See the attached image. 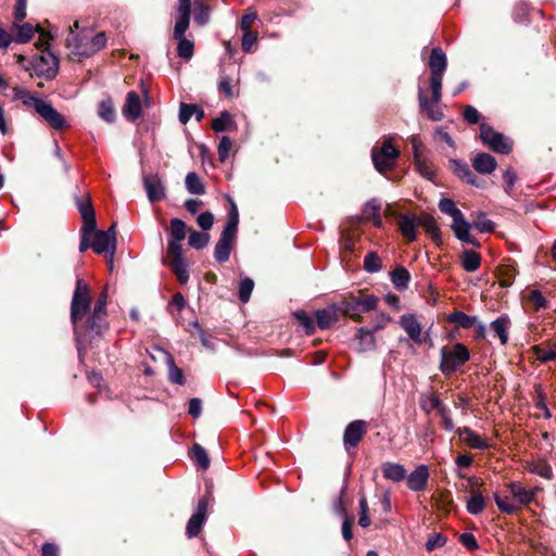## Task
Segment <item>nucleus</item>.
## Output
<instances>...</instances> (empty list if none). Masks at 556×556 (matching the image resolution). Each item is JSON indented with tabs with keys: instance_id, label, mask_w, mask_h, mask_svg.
Segmentation results:
<instances>
[{
	"instance_id": "20",
	"label": "nucleus",
	"mask_w": 556,
	"mask_h": 556,
	"mask_svg": "<svg viewBox=\"0 0 556 556\" xmlns=\"http://www.w3.org/2000/svg\"><path fill=\"white\" fill-rule=\"evenodd\" d=\"M472 167L480 174H492L497 166L496 160L488 153H478L471 159Z\"/></svg>"
},
{
	"instance_id": "1",
	"label": "nucleus",
	"mask_w": 556,
	"mask_h": 556,
	"mask_svg": "<svg viewBox=\"0 0 556 556\" xmlns=\"http://www.w3.org/2000/svg\"><path fill=\"white\" fill-rule=\"evenodd\" d=\"M106 303L108 294L102 292L93 311L88 314L91 304L90 290L84 280L78 279L76 281L71 303V320L78 340L87 333L101 334L108 329Z\"/></svg>"
},
{
	"instance_id": "53",
	"label": "nucleus",
	"mask_w": 556,
	"mask_h": 556,
	"mask_svg": "<svg viewBox=\"0 0 556 556\" xmlns=\"http://www.w3.org/2000/svg\"><path fill=\"white\" fill-rule=\"evenodd\" d=\"M414 163H415L416 169L418 170V173L421 176H424L428 179L432 178L434 172H433L431 165L427 162V160L424 156L416 157Z\"/></svg>"
},
{
	"instance_id": "50",
	"label": "nucleus",
	"mask_w": 556,
	"mask_h": 556,
	"mask_svg": "<svg viewBox=\"0 0 556 556\" xmlns=\"http://www.w3.org/2000/svg\"><path fill=\"white\" fill-rule=\"evenodd\" d=\"M364 267L368 273H377L381 269V260L376 252H370L365 256Z\"/></svg>"
},
{
	"instance_id": "23",
	"label": "nucleus",
	"mask_w": 556,
	"mask_h": 556,
	"mask_svg": "<svg viewBox=\"0 0 556 556\" xmlns=\"http://www.w3.org/2000/svg\"><path fill=\"white\" fill-rule=\"evenodd\" d=\"M508 490L518 507L532 502L535 494V490H527L517 482L509 483Z\"/></svg>"
},
{
	"instance_id": "46",
	"label": "nucleus",
	"mask_w": 556,
	"mask_h": 556,
	"mask_svg": "<svg viewBox=\"0 0 556 556\" xmlns=\"http://www.w3.org/2000/svg\"><path fill=\"white\" fill-rule=\"evenodd\" d=\"M494 500L498 507V509L506 514H513L518 509V505L515 503V500H510L508 496H501L497 493H494Z\"/></svg>"
},
{
	"instance_id": "21",
	"label": "nucleus",
	"mask_w": 556,
	"mask_h": 556,
	"mask_svg": "<svg viewBox=\"0 0 556 556\" xmlns=\"http://www.w3.org/2000/svg\"><path fill=\"white\" fill-rule=\"evenodd\" d=\"M457 433L459 439L471 448L484 450L488 447L485 440L468 427L457 429Z\"/></svg>"
},
{
	"instance_id": "25",
	"label": "nucleus",
	"mask_w": 556,
	"mask_h": 556,
	"mask_svg": "<svg viewBox=\"0 0 556 556\" xmlns=\"http://www.w3.org/2000/svg\"><path fill=\"white\" fill-rule=\"evenodd\" d=\"M490 328L494 337L498 338L500 342L505 345L508 342V330L510 328V320L507 316H501L493 320Z\"/></svg>"
},
{
	"instance_id": "16",
	"label": "nucleus",
	"mask_w": 556,
	"mask_h": 556,
	"mask_svg": "<svg viewBox=\"0 0 556 556\" xmlns=\"http://www.w3.org/2000/svg\"><path fill=\"white\" fill-rule=\"evenodd\" d=\"M366 433V422L363 420H355L348 425L344 431V445L346 448L354 447L363 439Z\"/></svg>"
},
{
	"instance_id": "59",
	"label": "nucleus",
	"mask_w": 556,
	"mask_h": 556,
	"mask_svg": "<svg viewBox=\"0 0 556 556\" xmlns=\"http://www.w3.org/2000/svg\"><path fill=\"white\" fill-rule=\"evenodd\" d=\"M40 61L48 65V70L59 67V59L49 49L41 50Z\"/></svg>"
},
{
	"instance_id": "37",
	"label": "nucleus",
	"mask_w": 556,
	"mask_h": 556,
	"mask_svg": "<svg viewBox=\"0 0 556 556\" xmlns=\"http://www.w3.org/2000/svg\"><path fill=\"white\" fill-rule=\"evenodd\" d=\"M454 172L462 180L466 181L467 184L480 187V184H478L476 176L472 174L467 164L454 162Z\"/></svg>"
},
{
	"instance_id": "36",
	"label": "nucleus",
	"mask_w": 556,
	"mask_h": 556,
	"mask_svg": "<svg viewBox=\"0 0 556 556\" xmlns=\"http://www.w3.org/2000/svg\"><path fill=\"white\" fill-rule=\"evenodd\" d=\"M420 407L427 413L430 414L433 410H437L439 414L441 408H444L445 405L433 394L422 395L420 399Z\"/></svg>"
},
{
	"instance_id": "31",
	"label": "nucleus",
	"mask_w": 556,
	"mask_h": 556,
	"mask_svg": "<svg viewBox=\"0 0 556 556\" xmlns=\"http://www.w3.org/2000/svg\"><path fill=\"white\" fill-rule=\"evenodd\" d=\"M447 321L455 324L458 327L469 329L477 324V317L469 316L463 312H454L447 316Z\"/></svg>"
},
{
	"instance_id": "18",
	"label": "nucleus",
	"mask_w": 556,
	"mask_h": 556,
	"mask_svg": "<svg viewBox=\"0 0 556 556\" xmlns=\"http://www.w3.org/2000/svg\"><path fill=\"white\" fill-rule=\"evenodd\" d=\"M429 479V469L426 465H419L407 477V486L412 491H421L426 488Z\"/></svg>"
},
{
	"instance_id": "42",
	"label": "nucleus",
	"mask_w": 556,
	"mask_h": 556,
	"mask_svg": "<svg viewBox=\"0 0 556 556\" xmlns=\"http://www.w3.org/2000/svg\"><path fill=\"white\" fill-rule=\"evenodd\" d=\"M409 278V273L404 267H397L392 271V282L400 290L407 288Z\"/></svg>"
},
{
	"instance_id": "15",
	"label": "nucleus",
	"mask_w": 556,
	"mask_h": 556,
	"mask_svg": "<svg viewBox=\"0 0 556 556\" xmlns=\"http://www.w3.org/2000/svg\"><path fill=\"white\" fill-rule=\"evenodd\" d=\"M236 235L237 232L226 229L223 230L220 238L215 247L214 256L216 261L223 263L229 260Z\"/></svg>"
},
{
	"instance_id": "6",
	"label": "nucleus",
	"mask_w": 556,
	"mask_h": 556,
	"mask_svg": "<svg viewBox=\"0 0 556 556\" xmlns=\"http://www.w3.org/2000/svg\"><path fill=\"white\" fill-rule=\"evenodd\" d=\"M378 298L374 294L352 295L344 299L340 304L341 313L351 317L355 321L362 319V314L374 311L377 306Z\"/></svg>"
},
{
	"instance_id": "34",
	"label": "nucleus",
	"mask_w": 556,
	"mask_h": 556,
	"mask_svg": "<svg viewBox=\"0 0 556 556\" xmlns=\"http://www.w3.org/2000/svg\"><path fill=\"white\" fill-rule=\"evenodd\" d=\"M467 510L471 515H478L485 508V498L480 492L471 491V496L467 501Z\"/></svg>"
},
{
	"instance_id": "51",
	"label": "nucleus",
	"mask_w": 556,
	"mask_h": 556,
	"mask_svg": "<svg viewBox=\"0 0 556 556\" xmlns=\"http://www.w3.org/2000/svg\"><path fill=\"white\" fill-rule=\"evenodd\" d=\"M166 361L168 363V376L172 382L182 384L184 375L182 371L175 365L173 357L169 354H166Z\"/></svg>"
},
{
	"instance_id": "26",
	"label": "nucleus",
	"mask_w": 556,
	"mask_h": 556,
	"mask_svg": "<svg viewBox=\"0 0 556 556\" xmlns=\"http://www.w3.org/2000/svg\"><path fill=\"white\" fill-rule=\"evenodd\" d=\"M381 469L383 477L393 482H400L406 477V470L404 466L397 463H384Z\"/></svg>"
},
{
	"instance_id": "17",
	"label": "nucleus",
	"mask_w": 556,
	"mask_h": 556,
	"mask_svg": "<svg viewBox=\"0 0 556 556\" xmlns=\"http://www.w3.org/2000/svg\"><path fill=\"white\" fill-rule=\"evenodd\" d=\"M340 306L330 305L315 313L317 325L320 329H328L339 320Z\"/></svg>"
},
{
	"instance_id": "30",
	"label": "nucleus",
	"mask_w": 556,
	"mask_h": 556,
	"mask_svg": "<svg viewBox=\"0 0 556 556\" xmlns=\"http://www.w3.org/2000/svg\"><path fill=\"white\" fill-rule=\"evenodd\" d=\"M481 265L480 255L472 250H465L462 253V266L466 271H476Z\"/></svg>"
},
{
	"instance_id": "54",
	"label": "nucleus",
	"mask_w": 556,
	"mask_h": 556,
	"mask_svg": "<svg viewBox=\"0 0 556 556\" xmlns=\"http://www.w3.org/2000/svg\"><path fill=\"white\" fill-rule=\"evenodd\" d=\"M531 472L539 475L542 478L551 479L553 477V469L552 467L544 463V462H538L533 464L530 468Z\"/></svg>"
},
{
	"instance_id": "38",
	"label": "nucleus",
	"mask_w": 556,
	"mask_h": 556,
	"mask_svg": "<svg viewBox=\"0 0 556 556\" xmlns=\"http://www.w3.org/2000/svg\"><path fill=\"white\" fill-rule=\"evenodd\" d=\"M194 21L199 25H205L210 20L211 7L206 1L195 0Z\"/></svg>"
},
{
	"instance_id": "3",
	"label": "nucleus",
	"mask_w": 556,
	"mask_h": 556,
	"mask_svg": "<svg viewBox=\"0 0 556 556\" xmlns=\"http://www.w3.org/2000/svg\"><path fill=\"white\" fill-rule=\"evenodd\" d=\"M442 72H431L426 81H420L418 87V100L421 112L433 122L444 118V113L440 105L442 98Z\"/></svg>"
},
{
	"instance_id": "56",
	"label": "nucleus",
	"mask_w": 556,
	"mask_h": 556,
	"mask_svg": "<svg viewBox=\"0 0 556 556\" xmlns=\"http://www.w3.org/2000/svg\"><path fill=\"white\" fill-rule=\"evenodd\" d=\"M244 34L242 36L241 46L245 52L251 51L252 47L257 42L258 35L253 30H243Z\"/></svg>"
},
{
	"instance_id": "61",
	"label": "nucleus",
	"mask_w": 556,
	"mask_h": 556,
	"mask_svg": "<svg viewBox=\"0 0 556 556\" xmlns=\"http://www.w3.org/2000/svg\"><path fill=\"white\" fill-rule=\"evenodd\" d=\"M238 223H239V213H238L236 204L232 202L231 210L228 215V222L224 229L237 232Z\"/></svg>"
},
{
	"instance_id": "45",
	"label": "nucleus",
	"mask_w": 556,
	"mask_h": 556,
	"mask_svg": "<svg viewBox=\"0 0 556 556\" xmlns=\"http://www.w3.org/2000/svg\"><path fill=\"white\" fill-rule=\"evenodd\" d=\"M210 241V235L206 232H199L192 230L189 235L188 243L193 249L200 250L207 245Z\"/></svg>"
},
{
	"instance_id": "29",
	"label": "nucleus",
	"mask_w": 556,
	"mask_h": 556,
	"mask_svg": "<svg viewBox=\"0 0 556 556\" xmlns=\"http://www.w3.org/2000/svg\"><path fill=\"white\" fill-rule=\"evenodd\" d=\"M418 226L417 217L402 216L399 222V227L402 235L409 241L416 239V227Z\"/></svg>"
},
{
	"instance_id": "4",
	"label": "nucleus",
	"mask_w": 556,
	"mask_h": 556,
	"mask_svg": "<svg viewBox=\"0 0 556 556\" xmlns=\"http://www.w3.org/2000/svg\"><path fill=\"white\" fill-rule=\"evenodd\" d=\"M178 18L174 27L173 37L178 41L177 53L180 58L189 60L193 55L194 43L186 38L191 16V0H178Z\"/></svg>"
},
{
	"instance_id": "2",
	"label": "nucleus",
	"mask_w": 556,
	"mask_h": 556,
	"mask_svg": "<svg viewBox=\"0 0 556 556\" xmlns=\"http://www.w3.org/2000/svg\"><path fill=\"white\" fill-rule=\"evenodd\" d=\"M79 29V22L75 21L70 26V35L66 38L67 59L73 64L81 63L84 59L92 56L94 53L100 51L106 45V35L104 31L98 33L91 39L86 31L81 30L79 34H75Z\"/></svg>"
},
{
	"instance_id": "5",
	"label": "nucleus",
	"mask_w": 556,
	"mask_h": 556,
	"mask_svg": "<svg viewBox=\"0 0 556 556\" xmlns=\"http://www.w3.org/2000/svg\"><path fill=\"white\" fill-rule=\"evenodd\" d=\"M439 208L444 214L452 217V230L455 237L465 243L471 244L476 248L480 247L479 241L470 235L471 224L467 222L463 212L456 207L451 199L443 198L439 202Z\"/></svg>"
},
{
	"instance_id": "52",
	"label": "nucleus",
	"mask_w": 556,
	"mask_h": 556,
	"mask_svg": "<svg viewBox=\"0 0 556 556\" xmlns=\"http://www.w3.org/2000/svg\"><path fill=\"white\" fill-rule=\"evenodd\" d=\"M254 288V282L251 278H244L239 286V299L241 302L247 303L250 300L251 293Z\"/></svg>"
},
{
	"instance_id": "7",
	"label": "nucleus",
	"mask_w": 556,
	"mask_h": 556,
	"mask_svg": "<svg viewBox=\"0 0 556 556\" xmlns=\"http://www.w3.org/2000/svg\"><path fill=\"white\" fill-rule=\"evenodd\" d=\"M440 354V370L444 375L456 371L470 356L468 349L463 343H455L453 346H443Z\"/></svg>"
},
{
	"instance_id": "47",
	"label": "nucleus",
	"mask_w": 556,
	"mask_h": 556,
	"mask_svg": "<svg viewBox=\"0 0 556 556\" xmlns=\"http://www.w3.org/2000/svg\"><path fill=\"white\" fill-rule=\"evenodd\" d=\"M172 240L182 241L186 238V224L178 218L170 220Z\"/></svg>"
},
{
	"instance_id": "12",
	"label": "nucleus",
	"mask_w": 556,
	"mask_h": 556,
	"mask_svg": "<svg viewBox=\"0 0 556 556\" xmlns=\"http://www.w3.org/2000/svg\"><path fill=\"white\" fill-rule=\"evenodd\" d=\"M210 497L205 496L198 503L197 511L190 517L186 532L189 538L197 536L206 519V511L210 504Z\"/></svg>"
},
{
	"instance_id": "58",
	"label": "nucleus",
	"mask_w": 556,
	"mask_h": 556,
	"mask_svg": "<svg viewBox=\"0 0 556 556\" xmlns=\"http://www.w3.org/2000/svg\"><path fill=\"white\" fill-rule=\"evenodd\" d=\"M296 319L300 321V324L303 326L305 332L307 334H312L315 330L314 321L313 319L303 311L295 313Z\"/></svg>"
},
{
	"instance_id": "24",
	"label": "nucleus",
	"mask_w": 556,
	"mask_h": 556,
	"mask_svg": "<svg viewBox=\"0 0 556 556\" xmlns=\"http://www.w3.org/2000/svg\"><path fill=\"white\" fill-rule=\"evenodd\" d=\"M400 324L414 342L421 343V327L413 315H403Z\"/></svg>"
},
{
	"instance_id": "27",
	"label": "nucleus",
	"mask_w": 556,
	"mask_h": 556,
	"mask_svg": "<svg viewBox=\"0 0 556 556\" xmlns=\"http://www.w3.org/2000/svg\"><path fill=\"white\" fill-rule=\"evenodd\" d=\"M192 115H195L197 121L200 122L204 117V111L195 104L181 103L179 109L180 123L187 124Z\"/></svg>"
},
{
	"instance_id": "35",
	"label": "nucleus",
	"mask_w": 556,
	"mask_h": 556,
	"mask_svg": "<svg viewBox=\"0 0 556 556\" xmlns=\"http://www.w3.org/2000/svg\"><path fill=\"white\" fill-rule=\"evenodd\" d=\"M428 66L430 70H445L446 55L440 47H435L431 50Z\"/></svg>"
},
{
	"instance_id": "33",
	"label": "nucleus",
	"mask_w": 556,
	"mask_h": 556,
	"mask_svg": "<svg viewBox=\"0 0 556 556\" xmlns=\"http://www.w3.org/2000/svg\"><path fill=\"white\" fill-rule=\"evenodd\" d=\"M235 127H236L235 121H233L232 116L227 111L222 112L220 115L218 117H216L215 119H213V122H212V128L216 132L225 131V130H228V129H231Z\"/></svg>"
},
{
	"instance_id": "10",
	"label": "nucleus",
	"mask_w": 556,
	"mask_h": 556,
	"mask_svg": "<svg viewBox=\"0 0 556 556\" xmlns=\"http://www.w3.org/2000/svg\"><path fill=\"white\" fill-rule=\"evenodd\" d=\"M480 138L484 144L496 153L508 154L513 149V142L509 138L495 131L486 124L480 125Z\"/></svg>"
},
{
	"instance_id": "44",
	"label": "nucleus",
	"mask_w": 556,
	"mask_h": 556,
	"mask_svg": "<svg viewBox=\"0 0 556 556\" xmlns=\"http://www.w3.org/2000/svg\"><path fill=\"white\" fill-rule=\"evenodd\" d=\"M14 92V99L21 100L25 105L33 106L35 111H37V102H42L43 100L34 97L31 93H29L25 89H21L15 87L13 89Z\"/></svg>"
},
{
	"instance_id": "64",
	"label": "nucleus",
	"mask_w": 556,
	"mask_h": 556,
	"mask_svg": "<svg viewBox=\"0 0 556 556\" xmlns=\"http://www.w3.org/2000/svg\"><path fill=\"white\" fill-rule=\"evenodd\" d=\"M197 223L203 230H208L214 224V215L211 212H204L198 216Z\"/></svg>"
},
{
	"instance_id": "63",
	"label": "nucleus",
	"mask_w": 556,
	"mask_h": 556,
	"mask_svg": "<svg viewBox=\"0 0 556 556\" xmlns=\"http://www.w3.org/2000/svg\"><path fill=\"white\" fill-rule=\"evenodd\" d=\"M341 514L344 516V520L342 523V535L345 541H350L353 536L352 526L354 522L353 517H348L344 508H341Z\"/></svg>"
},
{
	"instance_id": "32",
	"label": "nucleus",
	"mask_w": 556,
	"mask_h": 556,
	"mask_svg": "<svg viewBox=\"0 0 556 556\" xmlns=\"http://www.w3.org/2000/svg\"><path fill=\"white\" fill-rule=\"evenodd\" d=\"M418 226H421L434 241L440 240V229L435 219L430 215L417 217Z\"/></svg>"
},
{
	"instance_id": "43",
	"label": "nucleus",
	"mask_w": 556,
	"mask_h": 556,
	"mask_svg": "<svg viewBox=\"0 0 556 556\" xmlns=\"http://www.w3.org/2000/svg\"><path fill=\"white\" fill-rule=\"evenodd\" d=\"M237 85L238 80L230 77H222L218 84V89L220 92L225 93V96L232 98L239 93Z\"/></svg>"
},
{
	"instance_id": "60",
	"label": "nucleus",
	"mask_w": 556,
	"mask_h": 556,
	"mask_svg": "<svg viewBox=\"0 0 556 556\" xmlns=\"http://www.w3.org/2000/svg\"><path fill=\"white\" fill-rule=\"evenodd\" d=\"M181 241L169 240L167 244V255L169 260L184 258Z\"/></svg>"
},
{
	"instance_id": "22",
	"label": "nucleus",
	"mask_w": 556,
	"mask_h": 556,
	"mask_svg": "<svg viewBox=\"0 0 556 556\" xmlns=\"http://www.w3.org/2000/svg\"><path fill=\"white\" fill-rule=\"evenodd\" d=\"M123 113L126 118L135 121L141 115V101L135 91L127 94L126 102L123 106Z\"/></svg>"
},
{
	"instance_id": "28",
	"label": "nucleus",
	"mask_w": 556,
	"mask_h": 556,
	"mask_svg": "<svg viewBox=\"0 0 556 556\" xmlns=\"http://www.w3.org/2000/svg\"><path fill=\"white\" fill-rule=\"evenodd\" d=\"M380 208V203L377 200H371L365 204L363 210L364 217L371 220L376 227H381L382 225Z\"/></svg>"
},
{
	"instance_id": "41",
	"label": "nucleus",
	"mask_w": 556,
	"mask_h": 556,
	"mask_svg": "<svg viewBox=\"0 0 556 556\" xmlns=\"http://www.w3.org/2000/svg\"><path fill=\"white\" fill-rule=\"evenodd\" d=\"M372 330L367 328H361L358 330V340H359V351L366 352L372 350L375 348V338Z\"/></svg>"
},
{
	"instance_id": "57",
	"label": "nucleus",
	"mask_w": 556,
	"mask_h": 556,
	"mask_svg": "<svg viewBox=\"0 0 556 556\" xmlns=\"http://www.w3.org/2000/svg\"><path fill=\"white\" fill-rule=\"evenodd\" d=\"M445 543H446V538L444 535H442L440 533H433L432 535L429 536V539L426 543V548H427V551L432 552L435 548L444 546Z\"/></svg>"
},
{
	"instance_id": "14",
	"label": "nucleus",
	"mask_w": 556,
	"mask_h": 556,
	"mask_svg": "<svg viewBox=\"0 0 556 556\" xmlns=\"http://www.w3.org/2000/svg\"><path fill=\"white\" fill-rule=\"evenodd\" d=\"M36 112L54 129L60 130L68 126L63 115L46 101L37 102Z\"/></svg>"
},
{
	"instance_id": "62",
	"label": "nucleus",
	"mask_w": 556,
	"mask_h": 556,
	"mask_svg": "<svg viewBox=\"0 0 556 556\" xmlns=\"http://www.w3.org/2000/svg\"><path fill=\"white\" fill-rule=\"evenodd\" d=\"M231 148V140L224 136L218 144V156L222 162H225L228 159Z\"/></svg>"
},
{
	"instance_id": "39",
	"label": "nucleus",
	"mask_w": 556,
	"mask_h": 556,
	"mask_svg": "<svg viewBox=\"0 0 556 556\" xmlns=\"http://www.w3.org/2000/svg\"><path fill=\"white\" fill-rule=\"evenodd\" d=\"M533 353L542 363L556 359V343L548 346L535 345L533 346Z\"/></svg>"
},
{
	"instance_id": "48",
	"label": "nucleus",
	"mask_w": 556,
	"mask_h": 556,
	"mask_svg": "<svg viewBox=\"0 0 556 556\" xmlns=\"http://www.w3.org/2000/svg\"><path fill=\"white\" fill-rule=\"evenodd\" d=\"M98 115L106 123L114 122L115 111L110 100H104L99 104Z\"/></svg>"
},
{
	"instance_id": "9",
	"label": "nucleus",
	"mask_w": 556,
	"mask_h": 556,
	"mask_svg": "<svg viewBox=\"0 0 556 556\" xmlns=\"http://www.w3.org/2000/svg\"><path fill=\"white\" fill-rule=\"evenodd\" d=\"M400 155V151L393 146L392 138L384 140L380 148L372 149V162L378 172L384 173L392 169Z\"/></svg>"
},
{
	"instance_id": "55",
	"label": "nucleus",
	"mask_w": 556,
	"mask_h": 556,
	"mask_svg": "<svg viewBox=\"0 0 556 556\" xmlns=\"http://www.w3.org/2000/svg\"><path fill=\"white\" fill-rule=\"evenodd\" d=\"M475 227L480 232H492L494 230V223L488 219L484 214H480L477 220L471 225V228Z\"/></svg>"
},
{
	"instance_id": "11",
	"label": "nucleus",
	"mask_w": 556,
	"mask_h": 556,
	"mask_svg": "<svg viewBox=\"0 0 556 556\" xmlns=\"http://www.w3.org/2000/svg\"><path fill=\"white\" fill-rule=\"evenodd\" d=\"M10 30L13 35V41L18 43L28 42L34 37L35 31L40 33V46L46 43L43 41L46 38H50V34L45 31L39 25L34 27L29 23H13Z\"/></svg>"
},
{
	"instance_id": "49",
	"label": "nucleus",
	"mask_w": 556,
	"mask_h": 556,
	"mask_svg": "<svg viewBox=\"0 0 556 556\" xmlns=\"http://www.w3.org/2000/svg\"><path fill=\"white\" fill-rule=\"evenodd\" d=\"M192 457L203 469H206L210 466V458L205 450L200 444H194L192 446Z\"/></svg>"
},
{
	"instance_id": "40",
	"label": "nucleus",
	"mask_w": 556,
	"mask_h": 556,
	"mask_svg": "<svg viewBox=\"0 0 556 556\" xmlns=\"http://www.w3.org/2000/svg\"><path fill=\"white\" fill-rule=\"evenodd\" d=\"M187 190L192 194H203L205 192V188L200 177L191 172L188 173L185 179Z\"/></svg>"
},
{
	"instance_id": "13",
	"label": "nucleus",
	"mask_w": 556,
	"mask_h": 556,
	"mask_svg": "<svg viewBox=\"0 0 556 556\" xmlns=\"http://www.w3.org/2000/svg\"><path fill=\"white\" fill-rule=\"evenodd\" d=\"M143 187L150 202H156L165 198L166 188L159 174L143 176Z\"/></svg>"
},
{
	"instance_id": "8",
	"label": "nucleus",
	"mask_w": 556,
	"mask_h": 556,
	"mask_svg": "<svg viewBox=\"0 0 556 556\" xmlns=\"http://www.w3.org/2000/svg\"><path fill=\"white\" fill-rule=\"evenodd\" d=\"M115 227L116 224L113 223L106 231L96 230L94 228L92 233H90L91 249L97 254L109 256L110 269L113 267V256L116 247Z\"/></svg>"
},
{
	"instance_id": "19",
	"label": "nucleus",
	"mask_w": 556,
	"mask_h": 556,
	"mask_svg": "<svg viewBox=\"0 0 556 556\" xmlns=\"http://www.w3.org/2000/svg\"><path fill=\"white\" fill-rule=\"evenodd\" d=\"M77 206L84 220V226L87 230H93L96 228V216L91 204V200L88 195L77 200Z\"/></svg>"
}]
</instances>
